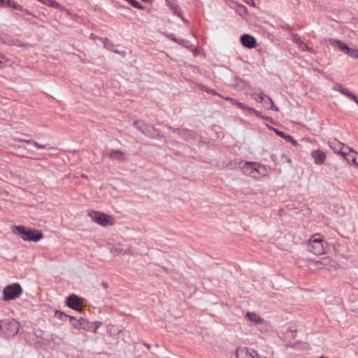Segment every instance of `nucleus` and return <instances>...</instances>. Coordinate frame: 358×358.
<instances>
[{"label": "nucleus", "instance_id": "37998d69", "mask_svg": "<svg viewBox=\"0 0 358 358\" xmlns=\"http://www.w3.org/2000/svg\"><path fill=\"white\" fill-rule=\"evenodd\" d=\"M281 157L282 159H285L287 161V162L289 164H290L292 162L291 159L289 157H287L285 154H282Z\"/></svg>", "mask_w": 358, "mask_h": 358}, {"label": "nucleus", "instance_id": "f704fd0d", "mask_svg": "<svg viewBox=\"0 0 358 358\" xmlns=\"http://www.w3.org/2000/svg\"><path fill=\"white\" fill-rule=\"evenodd\" d=\"M113 250L115 252H117V253H121V252L126 253V252H127V250H124L123 248H121L120 246H116V247L113 248Z\"/></svg>", "mask_w": 358, "mask_h": 358}, {"label": "nucleus", "instance_id": "bb28decb", "mask_svg": "<svg viewBox=\"0 0 358 358\" xmlns=\"http://www.w3.org/2000/svg\"><path fill=\"white\" fill-rule=\"evenodd\" d=\"M124 1L128 2L130 5H131L133 7H134L136 8H138L140 10L144 9V7L136 0H124Z\"/></svg>", "mask_w": 358, "mask_h": 358}, {"label": "nucleus", "instance_id": "7ed1b4c3", "mask_svg": "<svg viewBox=\"0 0 358 358\" xmlns=\"http://www.w3.org/2000/svg\"><path fill=\"white\" fill-rule=\"evenodd\" d=\"M325 243L320 234H314L309 240L308 249L316 255H320L325 252Z\"/></svg>", "mask_w": 358, "mask_h": 358}, {"label": "nucleus", "instance_id": "a19ab883", "mask_svg": "<svg viewBox=\"0 0 358 358\" xmlns=\"http://www.w3.org/2000/svg\"><path fill=\"white\" fill-rule=\"evenodd\" d=\"M34 147H36L38 149H45V148H46V145H41V144H39L37 142H36V143H34Z\"/></svg>", "mask_w": 358, "mask_h": 358}, {"label": "nucleus", "instance_id": "f3484780", "mask_svg": "<svg viewBox=\"0 0 358 358\" xmlns=\"http://www.w3.org/2000/svg\"><path fill=\"white\" fill-rule=\"evenodd\" d=\"M329 42L331 45L338 48L344 53L346 52L348 48V46L345 43L338 39L330 38Z\"/></svg>", "mask_w": 358, "mask_h": 358}, {"label": "nucleus", "instance_id": "6e6d98bb", "mask_svg": "<svg viewBox=\"0 0 358 358\" xmlns=\"http://www.w3.org/2000/svg\"><path fill=\"white\" fill-rule=\"evenodd\" d=\"M319 358H327V357H325L322 356V357H319Z\"/></svg>", "mask_w": 358, "mask_h": 358}, {"label": "nucleus", "instance_id": "79ce46f5", "mask_svg": "<svg viewBox=\"0 0 358 358\" xmlns=\"http://www.w3.org/2000/svg\"><path fill=\"white\" fill-rule=\"evenodd\" d=\"M20 141H23V142H25L26 143L29 144V145H32L34 146V143H36V141H33V140H20Z\"/></svg>", "mask_w": 358, "mask_h": 358}, {"label": "nucleus", "instance_id": "c9c22d12", "mask_svg": "<svg viewBox=\"0 0 358 358\" xmlns=\"http://www.w3.org/2000/svg\"><path fill=\"white\" fill-rule=\"evenodd\" d=\"M285 139H286L287 141H289V142L292 143L293 145H297V142H296V140H294V139L293 138V137H292V136H289V135H287V136H286V137H285Z\"/></svg>", "mask_w": 358, "mask_h": 358}, {"label": "nucleus", "instance_id": "4c0bfd02", "mask_svg": "<svg viewBox=\"0 0 358 358\" xmlns=\"http://www.w3.org/2000/svg\"><path fill=\"white\" fill-rule=\"evenodd\" d=\"M347 97H348L350 99L353 100L355 103H358V97L356 96L355 94H352L351 92H350L348 94Z\"/></svg>", "mask_w": 358, "mask_h": 358}, {"label": "nucleus", "instance_id": "f257e3e1", "mask_svg": "<svg viewBox=\"0 0 358 358\" xmlns=\"http://www.w3.org/2000/svg\"><path fill=\"white\" fill-rule=\"evenodd\" d=\"M241 169L245 176L256 180H260L262 177L268 176L266 167L257 162H245Z\"/></svg>", "mask_w": 358, "mask_h": 358}, {"label": "nucleus", "instance_id": "aec40b11", "mask_svg": "<svg viewBox=\"0 0 358 358\" xmlns=\"http://www.w3.org/2000/svg\"><path fill=\"white\" fill-rule=\"evenodd\" d=\"M246 317L252 322L256 324L262 323L264 320L256 313L254 312H248L246 313Z\"/></svg>", "mask_w": 358, "mask_h": 358}, {"label": "nucleus", "instance_id": "2f4dec72", "mask_svg": "<svg viewBox=\"0 0 358 358\" xmlns=\"http://www.w3.org/2000/svg\"><path fill=\"white\" fill-rule=\"evenodd\" d=\"M266 94H258V93H252L251 94V97L255 99V101H257V102H260V97L261 96H265Z\"/></svg>", "mask_w": 358, "mask_h": 358}, {"label": "nucleus", "instance_id": "20e7f679", "mask_svg": "<svg viewBox=\"0 0 358 358\" xmlns=\"http://www.w3.org/2000/svg\"><path fill=\"white\" fill-rule=\"evenodd\" d=\"M20 329L19 323L13 319L2 320L1 333L6 337H13L17 334Z\"/></svg>", "mask_w": 358, "mask_h": 358}, {"label": "nucleus", "instance_id": "6e6552de", "mask_svg": "<svg viewBox=\"0 0 358 358\" xmlns=\"http://www.w3.org/2000/svg\"><path fill=\"white\" fill-rule=\"evenodd\" d=\"M134 125L138 129H139L144 135L152 138H157L159 136V134L157 129H155L154 127L148 124H141L139 125V122L138 121H135L134 122Z\"/></svg>", "mask_w": 358, "mask_h": 358}, {"label": "nucleus", "instance_id": "864d4df0", "mask_svg": "<svg viewBox=\"0 0 358 358\" xmlns=\"http://www.w3.org/2000/svg\"><path fill=\"white\" fill-rule=\"evenodd\" d=\"M37 1L42 3L43 4H44V2L45 0H37Z\"/></svg>", "mask_w": 358, "mask_h": 358}, {"label": "nucleus", "instance_id": "c03bdc74", "mask_svg": "<svg viewBox=\"0 0 358 358\" xmlns=\"http://www.w3.org/2000/svg\"><path fill=\"white\" fill-rule=\"evenodd\" d=\"M350 92L348 90V89H344V90H342V92L341 94L348 96V94L350 93Z\"/></svg>", "mask_w": 358, "mask_h": 358}, {"label": "nucleus", "instance_id": "7c9ffc66", "mask_svg": "<svg viewBox=\"0 0 358 358\" xmlns=\"http://www.w3.org/2000/svg\"><path fill=\"white\" fill-rule=\"evenodd\" d=\"M55 316L57 318L60 319V320H64V317H69L67 315L63 313L62 312H61L59 310H56L55 311Z\"/></svg>", "mask_w": 358, "mask_h": 358}, {"label": "nucleus", "instance_id": "e433bc0d", "mask_svg": "<svg viewBox=\"0 0 358 358\" xmlns=\"http://www.w3.org/2000/svg\"><path fill=\"white\" fill-rule=\"evenodd\" d=\"M252 113H254L257 117H261V118H263V119H266L267 117H265L261 112L257 110L256 109L254 108V110L252 111Z\"/></svg>", "mask_w": 358, "mask_h": 358}, {"label": "nucleus", "instance_id": "a211bd4d", "mask_svg": "<svg viewBox=\"0 0 358 358\" xmlns=\"http://www.w3.org/2000/svg\"><path fill=\"white\" fill-rule=\"evenodd\" d=\"M331 262L332 261L329 257H324L322 258L320 261L316 262L315 265L319 268H325L329 269Z\"/></svg>", "mask_w": 358, "mask_h": 358}, {"label": "nucleus", "instance_id": "5fc2aeb1", "mask_svg": "<svg viewBox=\"0 0 358 358\" xmlns=\"http://www.w3.org/2000/svg\"><path fill=\"white\" fill-rule=\"evenodd\" d=\"M180 132L182 133V134H184V133H185L186 131H185V130H180Z\"/></svg>", "mask_w": 358, "mask_h": 358}, {"label": "nucleus", "instance_id": "72a5a7b5", "mask_svg": "<svg viewBox=\"0 0 358 358\" xmlns=\"http://www.w3.org/2000/svg\"><path fill=\"white\" fill-rule=\"evenodd\" d=\"M292 41L297 44V45L302 42V40L301 39L300 36L297 34H294L292 36Z\"/></svg>", "mask_w": 358, "mask_h": 358}, {"label": "nucleus", "instance_id": "0eeeda50", "mask_svg": "<svg viewBox=\"0 0 358 358\" xmlns=\"http://www.w3.org/2000/svg\"><path fill=\"white\" fill-rule=\"evenodd\" d=\"M69 318L71 324L76 329H84L87 331H91L92 329L93 323L83 317L77 319L75 317L71 316Z\"/></svg>", "mask_w": 358, "mask_h": 358}, {"label": "nucleus", "instance_id": "dca6fc26", "mask_svg": "<svg viewBox=\"0 0 358 358\" xmlns=\"http://www.w3.org/2000/svg\"><path fill=\"white\" fill-rule=\"evenodd\" d=\"M108 157L110 159L113 160H117L120 162L124 161L126 159L124 152L120 150H110L108 153Z\"/></svg>", "mask_w": 358, "mask_h": 358}, {"label": "nucleus", "instance_id": "473e14b6", "mask_svg": "<svg viewBox=\"0 0 358 358\" xmlns=\"http://www.w3.org/2000/svg\"><path fill=\"white\" fill-rule=\"evenodd\" d=\"M93 323V327L91 331H92L94 333H96L97 329L101 326L102 323L101 322L96 321Z\"/></svg>", "mask_w": 358, "mask_h": 358}, {"label": "nucleus", "instance_id": "cd10ccee", "mask_svg": "<svg viewBox=\"0 0 358 358\" xmlns=\"http://www.w3.org/2000/svg\"><path fill=\"white\" fill-rule=\"evenodd\" d=\"M102 42H103V46L105 48L110 50H111L113 49L114 45L109 39L103 38Z\"/></svg>", "mask_w": 358, "mask_h": 358}, {"label": "nucleus", "instance_id": "c85d7f7f", "mask_svg": "<svg viewBox=\"0 0 358 358\" xmlns=\"http://www.w3.org/2000/svg\"><path fill=\"white\" fill-rule=\"evenodd\" d=\"M167 6L173 12L174 15H178V17H180L181 18V20L182 21L185 22V19L183 18V17L179 13H178L177 8H176V7L174 5L171 4V3H167Z\"/></svg>", "mask_w": 358, "mask_h": 358}, {"label": "nucleus", "instance_id": "a878e982", "mask_svg": "<svg viewBox=\"0 0 358 358\" xmlns=\"http://www.w3.org/2000/svg\"><path fill=\"white\" fill-rule=\"evenodd\" d=\"M345 54L348 55L351 57L358 58V50L353 49L348 47Z\"/></svg>", "mask_w": 358, "mask_h": 358}, {"label": "nucleus", "instance_id": "09e8293b", "mask_svg": "<svg viewBox=\"0 0 358 358\" xmlns=\"http://www.w3.org/2000/svg\"><path fill=\"white\" fill-rule=\"evenodd\" d=\"M111 51H113V52H115V53H118V54H119V52H120L117 50H116V49H113V48L111 50Z\"/></svg>", "mask_w": 358, "mask_h": 358}, {"label": "nucleus", "instance_id": "39448f33", "mask_svg": "<svg viewBox=\"0 0 358 358\" xmlns=\"http://www.w3.org/2000/svg\"><path fill=\"white\" fill-rule=\"evenodd\" d=\"M22 293V289L20 284L14 283L13 285H8L3 288V299L5 301L13 300L21 296Z\"/></svg>", "mask_w": 358, "mask_h": 358}, {"label": "nucleus", "instance_id": "b1692460", "mask_svg": "<svg viewBox=\"0 0 358 358\" xmlns=\"http://www.w3.org/2000/svg\"><path fill=\"white\" fill-rule=\"evenodd\" d=\"M298 48H300L303 51H309L311 53L315 54V51L312 48L308 47L306 43H304L303 41L299 43L298 45Z\"/></svg>", "mask_w": 358, "mask_h": 358}, {"label": "nucleus", "instance_id": "49530a36", "mask_svg": "<svg viewBox=\"0 0 358 358\" xmlns=\"http://www.w3.org/2000/svg\"><path fill=\"white\" fill-rule=\"evenodd\" d=\"M7 0H0V7H6Z\"/></svg>", "mask_w": 358, "mask_h": 358}, {"label": "nucleus", "instance_id": "4468645a", "mask_svg": "<svg viewBox=\"0 0 358 358\" xmlns=\"http://www.w3.org/2000/svg\"><path fill=\"white\" fill-rule=\"evenodd\" d=\"M311 156L314 159V162L317 165H321L324 164L326 159L325 153L320 150L313 151L311 152Z\"/></svg>", "mask_w": 358, "mask_h": 358}, {"label": "nucleus", "instance_id": "412c9836", "mask_svg": "<svg viewBox=\"0 0 358 358\" xmlns=\"http://www.w3.org/2000/svg\"><path fill=\"white\" fill-rule=\"evenodd\" d=\"M237 107L241 109L245 113V115H248L250 113H252V111L254 110V108L248 106L247 105L241 102L237 103Z\"/></svg>", "mask_w": 358, "mask_h": 358}, {"label": "nucleus", "instance_id": "4be33fe9", "mask_svg": "<svg viewBox=\"0 0 358 358\" xmlns=\"http://www.w3.org/2000/svg\"><path fill=\"white\" fill-rule=\"evenodd\" d=\"M172 40L187 48H191V44H190L189 41L187 40L182 39V38L178 39L176 38H173Z\"/></svg>", "mask_w": 358, "mask_h": 358}, {"label": "nucleus", "instance_id": "de8ad7c7", "mask_svg": "<svg viewBox=\"0 0 358 358\" xmlns=\"http://www.w3.org/2000/svg\"><path fill=\"white\" fill-rule=\"evenodd\" d=\"M119 54L121 55L122 56H125L126 55L125 51L120 52Z\"/></svg>", "mask_w": 358, "mask_h": 358}, {"label": "nucleus", "instance_id": "f8f14e48", "mask_svg": "<svg viewBox=\"0 0 358 358\" xmlns=\"http://www.w3.org/2000/svg\"><path fill=\"white\" fill-rule=\"evenodd\" d=\"M241 44L247 48H253L257 45L256 39L249 34H243L241 36Z\"/></svg>", "mask_w": 358, "mask_h": 358}, {"label": "nucleus", "instance_id": "ea45409f", "mask_svg": "<svg viewBox=\"0 0 358 358\" xmlns=\"http://www.w3.org/2000/svg\"><path fill=\"white\" fill-rule=\"evenodd\" d=\"M225 100H227L229 101H231V103L232 104H234L237 106V103H239L238 101H236L234 99H232L231 97H225L224 98Z\"/></svg>", "mask_w": 358, "mask_h": 358}, {"label": "nucleus", "instance_id": "a18cd8bd", "mask_svg": "<svg viewBox=\"0 0 358 358\" xmlns=\"http://www.w3.org/2000/svg\"><path fill=\"white\" fill-rule=\"evenodd\" d=\"M276 134L281 136V137H283L285 139V137L286 136L285 135V134L282 132V131H276Z\"/></svg>", "mask_w": 358, "mask_h": 358}, {"label": "nucleus", "instance_id": "13d9d810", "mask_svg": "<svg viewBox=\"0 0 358 358\" xmlns=\"http://www.w3.org/2000/svg\"><path fill=\"white\" fill-rule=\"evenodd\" d=\"M357 104H358V103H356Z\"/></svg>", "mask_w": 358, "mask_h": 358}, {"label": "nucleus", "instance_id": "ddd939ff", "mask_svg": "<svg viewBox=\"0 0 358 358\" xmlns=\"http://www.w3.org/2000/svg\"><path fill=\"white\" fill-rule=\"evenodd\" d=\"M67 304L69 307L76 310H80L81 299L75 294H71L68 297Z\"/></svg>", "mask_w": 358, "mask_h": 358}, {"label": "nucleus", "instance_id": "1a4fd4ad", "mask_svg": "<svg viewBox=\"0 0 358 358\" xmlns=\"http://www.w3.org/2000/svg\"><path fill=\"white\" fill-rule=\"evenodd\" d=\"M236 355V358H259L255 350L246 347H238Z\"/></svg>", "mask_w": 358, "mask_h": 358}, {"label": "nucleus", "instance_id": "3c124183", "mask_svg": "<svg viewBox=\"0 0 358 358\" xmlns=\"http://www.w3.org/2000/svg\"><path fill=\"white\" fill-rule=\"evenodd\" d=\"M102 285H103V286L105 288H107V286H108L107 283H106V282H103V283H102Z\"/></svg>", "mask_w": 358, "mask_h": 358}, {"label": "nucleus", "instance_id": "6ab92c4d", "mask_svg": "<svg viewBox=\"0 0 358 358\" xmlns=\"http://www.w3.org/2000/svg\"><path fill=\"white\" fill-rule=\"evenodd\" d=\"M6 6L13 8L15 10L22 11L28 15L30 14L29 11L27 9L23 8L22 6L17 3L13 0H7L6 3Z\"/></svg>", "mask_w": 358, "mask_h": 358}, {"label": "nucleus", "instance_id": "9d476101", "mask_svg": "<svg viewBox=\"0 0 358 358\" xmlns=\"http://www.w3.org/2000/svg\"><path fill=\"white\" fill-rule=\"evenodd\" d=\"M329 145L335 153H339L342 156H343L344 154H346V151L350 148L336 139L330 141Z\"/></svg>", "mask_w": 358, "mask_h": 358}, {"label": "nucleus", "instance_id": "9b49d317", "mask_svg": "<svg viewBox=\"0 0 358 358\" xmlns=\"http://www.w3.org/2000/svg\"><path fill=\"white\" fill-rule=\"evenodd\" d=\"M349 164L358 166V153L349 148L346 151V154L343 156Z\"/></svg>", "mask_w": 358, "mask_h": 358}, {"label": "nucleus", "instance_id": "8fccbe9b", "mask_svg": "<svg viewBox=\"0 0 358 358\" xmlns=\"http://www.w3.org/2000/svg\"><path fill=\"white\" fill-rule=\"evenodd\" d=\"M1 329H2V320L0 321V333H1Z\"/></svg>", "mask_w": 358, "mask_h": 358}, {"label": "nucleus", "instance_id": "2eb2a0df", "mask_svg": "<svg viewBox=\"0 0 358 358\" xmlns=\"http://www.w3.org/2000/svg\"><path fill=\"white\" fill-rule=\"evenodd\" d=\"M260 102L263 103L264 106L266 109H271L275 111L279 110V108L277 106H274L273 100L268 95H265V96H261Z\"/></svg>", "mask_w": 358, "mask_h": 358}, {"label": "nucleus", "instance_id": "603ef678", "mask_svg": "<svg viewBox=\"0 0 358 358\" xmlns=\"http://www.w3.org/2000/svg\"><path fill=\"white\" fill-rule=\"evenodd\" d=\"M142 1L144 2L149 3V2H151L152 0H142Z\"/></svg>", "mask_w": 358, "mask_h": 358}, {"label": "nucleus", "instance_id": "f03ea898", "mask_svg": "<svg viewBox=\"0 0 358 358\" xmlns=\"http://www.w3.org/2000/svg\"><path fill=\"white\" fill-rule=\"evenodd\" d=\"M13 232L19 235L24 241L38 242L43 237V234L36 229H27L23 226H13Z\"/></svg>", "mask_w": 358, "mask_h": 358}, {"label": "nucleus", "instance_id": "4d7b16f0", "mask_svg": "<svg viewBox=\"0 0 358 358\" xmlns=\"http://www.w3.org/2000/svg\"><path fill=\"white\" fill-rule=\"evenodd\" d=\"M213 90L209 91V93H213Z\"/></svg>", "mask_w": 358, "mask_h": 358}, {"label": "nucleus", "instance_id": "393cba45", "mask_svg": "<svg viewBox=\"0 0 358 358\" xmlns=\"http://www.w3.org/2000/svg\"><path fill=\"white\" fill-rule=\"evenodd\" d=\"M44 5L50 6L54 8H59V4L55 0H45L44 2Z\"/></svg>", "mask_w": 358, "mask_h": 358}, {"label": "nucleus", "instance_id": "5701e85b", "mask_svg": "<svg viewBox=\"0 0 358 358\" xmlns=\"http://www.w3.org/2000/svg\"><path fill=\"white\" fill-rule=\"evenodd\" d=\"M11 61L6 58L3 55L0 53V67H1L3 65L11 66Z\"/></svg>", "mask_w": 358, "mask_h": 358}, {"label": "nucleus", "instance_id": "c756f323", "mask_svg": "<svg viewBox=\"0 0 358 358\" xmlns=\"http://www.w3.org/2000/svg\"><path fill=\"white\" fill-rule=\"evenodd\" d=\"M237 12L241 15H243L247 13V8L245 6L241 4L237 6Z\"/></svg>", "mask_w": 358, "mask_h": 358}, {"label": "nucleus", "instance_id": "423d86ee", "mask_svg": "<svg viewBox=\"0 0 358 358\" xmlns=\"http://www.w3.org/2000/svg\"><path fill=\"white\" fill-rule=\"evenodd\" d=\"M88 215L94 222L103 227L110 226L114 224V220L112 217L101 212L92 210L88 213Z\"/></svg>", "mask_w": 358, "mask_h": 358}, {"label": "nucleus", "instance_id": "58836bf2", "mask_svg": "<svg viewBox=\"0 0 358 358\" xmlns=\"http://www.w3.org/2000/svg\"><path fill=\"white\" fill-rule=\"evenodd\" d=\"M333 89L336 91H338L340 92L341 93L342 92V90H344L345 88H343L340 84H336Z\"/></svg>", "mask_w": 358, "mask_h": 358}]
</instances>
